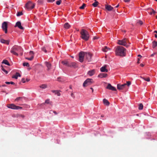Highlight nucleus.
Returning <instances> with one entry per match:
<instances>
[{
  "instance_id": "58",
  "label": "nucleus",
  "mask_w": 157,
  "mask_h": 157,
  "mask_svg": "<svg viewBox=\"0 0 157 157\" xmlns=\"http://www.w3.org/2000/svg\"><path fill=\"white\" fill-rule=\"evenodd\" d=\"M155 38H157V34H155Z\"/></svg>"
},
{
  "instance_id": "24",
  "label": "nucleus",
  "mask_w": 157,
  "mask_h": 157,
  "mask_svg": "<svg viewBox=\"0 0 157 157\" xmlns=\"http://www.w3.org/2000/svg\"><path fill=\"white\" fill-rule=\"evenodd\" d=\"M110 50V48L107 47L106 46L104 47L102 49V51L105 52H106L108 50Z\"/></svg>"
},
{
  "instance_id": "50",
  "label": "nucleus",
  "mask_w": 157,
  "mask_h": 157,
  "mask_svg": "<svg viewBox=\"0 0 157 157\" xmlns=\"http://www.w3.org/2000/svg\"><path fill=\"white\" fill-rule=\"evenodd\" d=\"M61 79V78L60 77H58L57 78V80L58 81H59V82H61V80H60V79Z\"/></svg>"
},
{
  "instance_id": "9",
  "label": "nucleus",
  "mask_w": 157,
  "mask_h": 157,
  "mask_svg": "<svg viewBox=\"0 0 157 157\" xmlns=\"http://www.w3.org/2000/svg\"><path fill=\"white\" fill-rule=\"evenodd\" d=\"M85 57L88 62L91 61L92 55L89 52H85Z\"/></svg>"
},
{
  "instance_id": "30",
  "label": "nucleus",
  "mask_w": 157,
  "mask_h": 157,
  "mask_svg": "<svg viewBox=\"0 0 157 157\" xmlns=\"http://www.w3.org/2000/svg\"><path fill=\"white\" fill-rule=\"evenodd\" d=\"M1 69L6 74H8V71H7L3 67V66H1Z\"/></svg>"
},
{
  "instance_id": "41",
  "label": "nucleus",
  "mask_w": 157,
  "mask_h": 157,
  "mask_svg": "<svg viewBox=\"0 0 157 157\" xmlns=\"http://www.w3.org/2000/svg\"><path fill=\"white\" fill-rule=\"evenodd\" d=\"M136 23H139L140 24V25H142L143 24V23L142 21L140 20H139L137 21Z\"/></svg>"
},
{
  "instance_id": "59",
  "label": "nucleus",
  "mask_w": 157,
  "mask_h": 157,
  "mask_svg": "<svg viewBox=\"0 0 157 157\" xmlns=\"http://www.w3.org/2000/svg\"><path fill=\"white\" fill-rule=\"evenodd\" d=\"M26 82H28L29 81V80L28 79H26Z\"/></svg>"
},
{
  "instance_id": "54",
  "label": "nucleus",
  "mask_w": 157,
  "mask_h": 157,
  "mask_svg": "<svg viewBox=\"0 0 157 157\" xmlns=\"http://www.w3.org/2000/svg\"><path fill=\"white\" fill-rule=\"evenodd\" d=\"M5 83L6 84H10V82H5Z\"/></svg>"
},
{
  "instance_id": "16",
  "label": "nucleus",
  "mask_w": 157,
  "mask_h": 157,
  "mask_svg": "<svg viewBox=\"0 0 157 157\" xmlns=\"http://www.w3.org/2000/svg\"><path fill=\"white\" fill-rule=\"evenodd\" d=\"M95 71L94 69L90 70L88 71L87 74L90 76L93 75L95 73Z\"/></svg>"
},
{
  "instance_id": "40",
  "label": "nucleus",
  "mask_w": 157,
  "mask_h": 157,
  "mask_svg": "<svg viewBox=\"0 0 157 157\" xmlns=\"http://www.w3.org/2000/svg\"><path fill=\"white\" fill-rule=\"evenodd\" d=\"M143 105L142 103H140L138 105V108H143Z\"/></svg>"
},
{
  "instance_id": "15",
  "label": "nucleus",
  "mask_w": 157,
  "mask_h": 157,
  "mask_svg": "<svg viewBox=\"0 0 157 157\" xmlns=\"http://www.w3.org/2000/svg\"><path fill=\"white\" fill-rule=\"evenodd\" d=\"M108 75L106 73H102L99 74L98 75V77L100 78H105Z\"/></svg>"
},
{
  "instance_id": "27",
  "label": "nucleus",
  "mask_w": 157,
  "mask_h": 157,
  "mask_svg": "<svg viewBox=\"0 0 157 157\" xmlns=\"http://www.w3.org/2000/svg\"><path fill=\"white\" fill-rule=\"evenodd\" d=\"M70 26V25L68 23H65L64 25V27L67 29H69Z\"/></svg>"
},
{
  "instance_id": "20",
  "label": "nucleus",
  "mask_w": 157,
  "mask_h": 157,
  "mask_svg": "<svg viewBox=\"0 0 157 157\" xmlns=\"http://www.w3.org/2000/svg\"><path fill=\"white\" fill-rule=\"evenodd\" d=\"M45 63L46 64V67L48 68V70L50 69L51 68V64L50 63H49V62H45Z\"/></svg>"
},
{
  "instance_id": "19",
  "label": "nucleus",
  "mask_w": 157,
  "mask_h": 157,
  "mask_svg": "<svg viewBox=\"0 0 157 157\" xmlns=\"http://www.w3.org/2000/svg\"><path fill=\"white\" fill-rule=\"evenodd\" d=\"M105 7L106 9L108 11H111L113 9V8L109 5H106Z\"/></svg>"
},
{
  "instance_id": "57",
  "label": "nucleus",
  "mask_w": 157,
  "mask_h": 157,
  "mask_svg": "<svg viewBox=\"0 0 157 157\" xmlns=\"http://www.w3.org/2000/svg\"><path fill=\"white\" fill-rule=\"evenodd\" d=\"M90 89L91 90H92V92H93V90H94L92 88V87H91V88H90Z\"/></svg>"
},
{
  "instance_id": "4",
  "label": "nucleus",
  "mask_w": 157,
  "mask_h": 157,
  "mask_svg": "<svg viewBox=\"0 0 157 157\" xmlns=\"http://www.w3.org/2000/svg\"><path fill=\"white\" fill-rule=\"evenodd\" d=\"M35 4L31 1H29L25 5V8L29 10H31L34 8Z\"/></svg>"
},
{
  "instance_id": "14",
  "label": "nucleus",
  "mask_w": 157,
  "mask_h": 157,
  "mask_svg": "<svg viewBox=\"0 0 157 157\" xmlns=\"http://www.w3.org/2000/svg\"><path fill=\"white\" fill-rule=\"evenodd\" d=\"M15 27H17L19 29H24V28L21 25V22L20 21H18L16 23Z\"/></svg>"
},
{
  "instance_id": "3",
  "label": "nucleus",
  "mask_w": 157,
  "mask_h": 157,
  "mask_svg": "<svg viewBox=\"0 0 157 157\" xmlns=\"http://www.w3.org/2000/svg\"><path fill=\"white\" fill-rule=\"evenodd\" d=\"M80 34L81 38L85 41H87L89 38V35L87 31L84 29L81 30Z\"/></svg>"
},
{
  "instance_id": "8",
  "label": "nucleus",
  "mask_w": 157,
  "mask_h": 157,
  "mask_svg": "<svg viewBox=\"0 0 157 157\" xmlns=\"http://www.w3.org/2000/svg\"><path fill=\"white\" fill-rule=\"evenodd\" d=\"M2 28L3 30L5 31L6 33L7 32V23L6 22H4L2 25Z\"/></svg>"
},
{
  "instance_id": "22",
  "label": "nucleus",
  "mask_w": 157,
  "mask_h": 157,
  "mask_svg": "<svg viewBox=\"0 0 157 157\" xmlns=\"http://www.w3.org/2000/svg\"><path fill=\"white\" fill-rule=\"evenodd\" d=\"M21 75L19 73L17 72L15 75L12 76V78L17 79L18 77H21Z\"/></svg>"
},
{
  "instance_id": "11",
  "label": "nucleus",
  "mask_w": 157,
  "mask_h": 157,
  "mask_svg": "<svg viewBox=\"0 0 157 157\" xmlns=\"http://www.w3.org/2000/svg\"><path fill=\"white\" fill-rule=\"evenodd\" d=\"M126 85V84L121 85L120 84H118L117 85V88L118 90H122L125 88V86Z\"/></svg>"
},
{
  "instance_id": "38",
  "label": "nucleus",
  "mask_w": 157,
  "mask_h": 157,
  "mask_svg": "<svg viewBox=\"0 0 157 157\" xmlns=\"http://www.w3.org/2000/svg\"><path fill=\"white\" fill-rule=\"evenodd\" d=\"M38 3L39 4H42L43 2V0H38L37 1Z\"/></svg>"
},
{
  "instance_id": "44",
  "label": "nucleus",
  "mask_w": 157,
  "mask_h": 157,
  "mask_svg": "<svg viewBox=\"0 0 157 157\" xmlns=\"http://www.w3.org/2000/svg\"><path fill=\"white\" fill-rule=\"evenodd\" d=\"M42 50L44 51L45 53L47 52V51L44 47H43L42 48Z\"/></svg>"
},
{
  "instance_id": "60",
  "label": "nucleus",
  "mask_w": 157,
  "mask_h": 157,
  "mask_svg": "<svg viewBox=\"0 0 157 157\" xmlns=\"http://www.w3.org/2000/svg\"><path fill=\"white\" fill-rule=\"evenodd\" d=\"M53 112L55 113L56 114L57 113H56V112L55 111H53Z\"/></svg>"
},
{
  "instance_id": "49",
  "label": "nucleus",
  "mask_w": 157,
  "mask_h": 157,
  "mask_svg": "<svg viewBox=\"0 0 157 157\" xmlns=\"http://www.w3.org/2000/svg\"><path fill=\"white\" fill-rule=\"evenodd\" d=\"M98 37L97 36H95L93 38V40H96V39H98Z\"/></svg>"
},
{
  "instance_id": "47",
  "label": "nucleus",
  "mask_w": 157,
  "mask_h": 157,
  "mask_svg": "<svg viewBox=\"0 0 157 157\" xmlns=\"http://www.w3.org/2000/svg\"><path fill=\"white\" fill-rule=\"evenodd\" d=\"M49 102V99H47L45 100V103L47 104H48Z\"/></svg>"
},
{
  "instance_id": "21",
  "label": "nucleus",
  "mask_w": 157,
  "mask_h": 157,
  "mask_svg": "<svg viewBox=\"0 0 157 157\" xmlns=\"http://www.w3.org/2000/svg\"><path fill=\"white\" fill-rule=\"evenodd\" d=\"M0 41L2 43L5 44L7 45H8L9 43V42L8 40H6L3 39H1L0 40Z\"/></svg>"
},
{
  "instance_id": "1",
  "label": "nucleus",
  "mask_w": 157,
  "mask_h": 157,
  "mask_svg": "<svg viewBox=\"0 0 157 157\" xmlns=\"http://www.w3.org/2000/svg\"><path fill=\"white\" fill-rule=\"evenodd\" d=\"M115 54L117 56L121 57L126 56V49L122 46H118L115 49Z\"/></svg>"
},
{
  "instance_id": "53",
  "label": "nucleus",
  "mask_w": 157,
  "mask_h": 157,
  "mask_svg": "<svg viewBox=\"0 0 157 157\" xmlns=\"http://www.w3.org/2000/svg\"><path fill=\"white\" fill-rule=\"evenodd\" d=\"M140 66L141 67H143L144 66V65L143 63H141L140 64Z\"/></svg>"
},
{
  "instance_id": "52",
  "label": "nucleus",
  "mask_w": 157,
  "mask_h": 157,
  "mask_svg": "<svg viewBox=\"0 0 157 157\" xmlns=\"http://www.w3.org/2000/svg\"><path fill=\"white\" fill-rule=\"evenodd\" d=\"M124 2H129L130 0H124Z\"/></svg>"
},
{
  "instance_id": "42",
  "label": "nucleus",
  "mask_w": 157,
  "mask_h": 157,
  "mask_svg": "<svg viewBox=\"0 0 157 157\" xmlns=\"http://www.w3.org/2000/svg\"><path fill=\"white\" fill-rule=\"evenodd\" d=\"M126 84L128 86H129L131 84V82L130 81H127Z\"/></svg>"
},
{
  "instance_id": "51",
  "label": "nucleus",
  "mask_w": 157,
  "mask_h": 157,
  "mask_svg": "<svg viewBox=\"0 0 157 157\" xmlns=\"http://www.w3.org/2000/svg\"><path fill=\"white\" fill-rule=\"evenodd\" d=\"M10 84H11L12 85H14L15 84L13 82H10Z\"/></svg>"
},
{
  "instance_id": "34",
  "label": "nucleus",
  "mask_w": 157,
  "mask_h": 157,
  "mask_svg": "<svg viewBox=\"0 0 157 157\" xmlns=\"http://www.w3.org/2000/svg\"><path fill=\"white\" fill-rule=\"evenodd\" d=\"M34 58V56L32 55L31 57L30 58H26V59L29 60H33Z\"/></svg>"
},
{
  "instance_id": "46",
  "label": "nucleus",
  "mask_w": 157,
  "mask_h": 157,
  "mask_svg": "<svg viewBox=\"0 0 157 157\" xmlns=\"http://www.w3.org/2000/svg\"><path fill=\"white\" fill-rule=\"evenodd\" d=\"M55 1V0H48V2H53Z\"/></svg>"
},
{
  "instance_id": "7",
  "label": "nucleus",
  "mask_w": 157,
  "mask_h": 157,
  "mask_svg": "<svg viewBox=\"0 0 157 157\" xmlns=\"http://www.w3.org/2000/svg\"><path fill=\"white\" fill-rule=\"evenodd\" d=\"M85 56V52H81L79 53V61L80 62H82L84 60V57Z\"/></svg>"
},
{
  "instance_id": "26",
  "label": "nucleus",
  "mask_w": 157,
  "mask_h": 157,
  "mask_svg": "<svg viewBox=\"0 0 157 157\" xmlns=\"http://www.w3.org/2000/svg\"><path fill=\"white\" fill-rule=\"evenodd\" d=\"M62 63L63 64L66 65L67 67H68V65L69 64V63L67 61H62Z\"/></svg>"
},
{
  "instance_id": "28",
  "label": "nucleus",
  "mask_w": 157,
  "mask_h": 157,
  "mask_svg": "<svg viewBox=\"0 0 157 157\" xmlns=\"http://www.w3.org/2000/svg\"><path fill=\"white\" fill-rule=\"evenodd\" d=\"M2 63H4L5 64L9 66L10 63L8 61L6 60H4L2 62Z\"/></svg>"
},
{
  "instance_id": "32",
  "label": "nucleus",
  "mask_w": 157,
  "mask_h": 157,
  "mask_svg": "<svg viewBox=\"0 0 157 157\" xmlns=\"http://www.w3.org/2000/svg\"><path fill=\"white\" fill-rule=\"evenodd\" d=\"M40 87L42 89H45L47 87V85L46 84H42L40 85Z\"/></svg>"
},
{
  "instance_id": "17",
  "label": "nucleus",
  "mask_w": 157,
  "mask_h": 157,
  "mask_svg": "<svg viewBox=\"0 0 157 157\" xmlns=\"http://www.w3.org/2000/svg\"><path fill=\"white\" fill-rule=\"evenodd\" d=\"M106 66L105 65L104 67H102L100 68V71L102 72H107L108 71L107 69H106Z\"/></svg>"
},
{
  "instance_id": "43",
  "label": "nucleus",
  "mask_w": 157,
  "mask_h": 157,
  "mask_svg": "<svg viewBox=\"0 0 157 157\" xmlns=\"http://www.w3.org/2000/svg\"><path fill=\"white\" fill-rule=\"evenodd\" d=\"M151 10H152V12L150 13V14L151 15L152 14V13H156V12L153 9H152Z\"/></svg>"
},
{
  "instance_id": "45",
  "label": "nucleus",
  "mask_w": 157,
  "mask_h": 157,
  "mask_svg": "<svg viewBox=\"0 0 157 157\" xmlns=\"http://www.w3.org/2000/svg\"><path fill=\"white\" fill-rule=\"evenodd\" d=\"M29 54L31 56L32 55L33 56V54H34L33 52V51H30L29 52Z\"/></svg>"
},
{
  "instance_id": "63",
  "label": "nucleus",
  "mask_w": 157,
  "mask_h": 157,
  "mask_svg": "<svg viewBox=\"0 0 157 157\" xmlns=\"http://www.w3.org/2000/svg\"><path fill=\"white\" fill-rule=\"evenodd\" d=\"M73 93H72L71 94V95L72 97H73Z\"/></svg>"
},
{
  "instance_id": "64",
  "label": "nucleus",
  "mask_w": 157,
  "mask_h": 157,
  "mask_svg": "<svg viewBox=\"0 0 157 157\" xmlns=\"http://www.w3.org/2000/svg\"><path fill=\"white\" fill-rule=\"evenodd\" d=\"M154 33H157V31H156V30H155V31H154Z\"/></svg>"
},
{
  "instance_id": "18",
  "label": "nucleus",
  "mask_w": 157,
  "mask_h": 157,
  "mask_svg": "<svg viewBox=\"0 0 157 157\" xmlns=\"http://www.w3.org/2000/svg\"><path fill=\"white\" fill-rule=\"evenodd\" d=\"M60 91L58 90H52V92L54 93L55 94L57 95L58 96H60L61 95L60 93Z\"/></svg>"
},
{
  "instance_id": "13",
  "label": "nucleus",
  "mask_w": 157,
  "mask_h": 157,
  "mask_svg": "<svg viewBox=\"0 0 157 157\" xmlns=\"http://www.w3.org/2000/svg\"><path fill=\"white\" fill-rule=\"evenodd\" d=\"M68 67L75 68L77 67V65L76 63L75 62H71L70 63H69Z\"/></svg>"
},
{
  "instance_id": "56",
  "label": "nucleus",
  "mask_w": 157,
  "mask_h": 157,
  "mask_svg": "<svg viewBox=\"0 0 157 157\" xmlns=\"http://www.w3.org/2000/svg\"><path fill=\"white\" fill-rule=\"evenodd\" d=\"M139 61H140V59H139V58H138V61H137V63L138 64H139V63H140Z\"/></svg>"
},
{
  "instance_id": "2",
  "label": "nucleus",
  "mask_w": 157,
  "mask_h": 157,
  "mask_svg": "<svg viewBox=\"0 0 157 157\" xmlns=\"http://www.w3.org/2000/svg\"><path fill=\"white\" fill-rule=\"evenodd\" d=\"M23 49L20 46L15 45L12 48L10 52L17 56L18 55V53H20L22 56L23 54Z\"/></svg>"
},
{
  "instance_id": "10",
  "label": "nucleus",
  "mask_w": 157,
  "mask_h": 157,
  "mask_svg": "<svg viewBox=\"0 0 157 157\" xmlns=\"http://www.w3.org/2000/svg\"><path fill=\"white\" fill-rule=\"evenodd\" d=\"M92 80L91 79L88 78L84 82L83 86L84 87L86 86L87 85L90 84V83L91 82V81Z\"/></svg>"
},
{
  "instance_id": "29",
  "label": "nucleus",
  "mask_w": 157,
  "mask_h": 157,
  "mask_svg": "<svg viewBox=\"0 0 157 157\" xmlns=\"http://www.w3.org/2000/svg\"><path fill=\"white\" fill-rule=\"evenodd\" d=\"M95 1L92 4V5L94 7H96L98 5V1H97L96 0H95Z\"/></svg>"
},
{
  "instance_id": "31",
  "label": "nucleus",
  "mask_w": 157,
  "mask_h": 157,
  "mask_svg": "<svg viewBox=\"0 0 157 157\" xmlns=\"http://www.w3.org/2000/svg\"><path fill=\"white\" fill-rule=\"evenodd\" d=\"M152 47L153 48L157 46V42L154 41L153 42Z\"/></svg>"
},
{
  "instance_id": "48",
  "label": "nucleus",
  "mask_w": 157,
  "mask_h": 157,
  "mask_svg": "<svg viewBox=\"0 0 157 157\" xmlns=\"http://www.w3.org/2000/svg\"><path fill=\"white\" fill-rule=\"evenodd\" d=\"M21 81L23 83H25L26 82V81L24 78H22L21 79Z\"/></svg>"
},
{
  "instance_id": "39",
  "label": "nucleus",
  "mask_w": 157,
  "mask_h": 157,
  "mask_svg": "<svg viewBox=\"0 0 157 157\" xmlns=\"http://www.w3.org/2000/svg\"><path fill=\"white\" fill-rule=\"evenodd\" d=\"M23 14L22 13V12H18L17 13V16H21Z\"/></svg>"
},
{
  "instance_id": "33",
  "label": "nucleus",
  "mask_w": 157,
  "mask_h": 157,
  "mask_svg": "<svg viewBox=\"0 0 157 157\" xmlns=\"http://www.w3.org/2000/svg\"><path fill=\"white\" fill-rule=\"evenodd\" d=\"M141 78L144 79V80L146 81L147 82H149L150 81V78L149 77H148L147 78H145L144 77H141Z\"/></svg>"
},
{
  "instance_id": "35",
  "label": "nucleus",
  "mask_w": 157,
  "mask_h": 157,
  "mask_svg": "<svg viewBox=\"0 0 157 157\" xmlns=\"http://www.w3.org/2000/svg\"><path fill=\"white\" fill-rule=\"evenodd\" d=\"M23 65L24 66L29 67V64L28 63H23Z\"/></svg>"
},
{
  "instance_id": "55",
  "label": "nucleus",
  "mask_w": 157,
  "mask_h": 157,
  "mask_svg": "<svg viewBox=\"0 0 157 157\" xmlns=\"http://www.w3.org/2000/svg\"><path fill=\"white\" fill-rule=\"evenodd\" d=\"M155 53H153V54H152L151 55V57H153V56H154V55H155Z\"/></svg>"
},
{
  "instance_id": "23",
  "label": "nucleus",
  "mask_w": 157,
  "mask_h": 157,
  "mask_svg": "<svg viewBox=\"0 0 157 157\" xmlns=\"http://www.w3.org/2000/svg\"><path fill=\"white\" fill-rule=\"evenodd\" d=\"M103 102L105 105H108L109 104V101L105 99H103Z\"/></svg>"
},
{
  "instance_id": "37",
  "label": "nucleus",
  "mask_w": 157,
  "mask_h": 157,
  "mask_svg": "<svg viewBox=\"0 0 157 157\" xmlns=\"http://www.w3.org/2000/svg\"><path fill=\"white\" fill-rule=\"evenodd\" d=\"M61 2V0H59L56 2V4L58 5H59L60 4Z\"/></svg>"
},
{
  "instance_id": "62",
  "label": "nucleus",
  "mask_w": 157,
  "mask_h": 157,
  "mask_svg": "<svg viewBox=\"0 0 157 157\" xmlns=\"http://www.w3.org/2000/svg\"><path fill=\"white\" fill-rule=\"evenodd\" d=\"M69 88L70 89H72V86H69Z\"/></svg>"
},
{
  "instance_id": "6",
  "label": "nucleus",
  "mask_w": 157,
  "mask_h": 157,
  "mask_svg": "<svg viewBox=\"0 0 157 157\" xmlns=\"http://www.w3.org/2000/svg\"><path fill=\"white\" fill-rule=\"evenodd\" d=\"M7 107L8 108H22L23 107L25 108H28L30 107V106L28 105H25L22 107L19 106H16L13 104H10L7 105Z\"/></svg>"
},
{
  "instance_id": "5",
  "label": "nucleus",
  "mask_w": 157,
  "mask_h": 157,
  "mask_svg": "<svg viewBox=\"0 0 157 157\" xmlns=\"http://www.w3.org/2000/svg\"><path fill=\"white\" fill-rule=\"evenodd\" d=\"M128 41L127 39H124L122 40H118V44L128 47Z\"/></svg>"
},
{
  "instance_id": "25",
  "label": "nucleus",
  "mask_w": 157,
  "mask_h": 157,
  "mask_svg": "<svg viewBox=\"0 0 157 157\" xmlns=\"http://www.w3.org/2000/svg\"><path fill=\"white\" fill-rule=\"evenodd\" d=\"M25 98L24 97H19L15 99V101H22L23 99H24Z\"/></svg>"
},
{
  "instance_id": "61",
  "label": "nucleus",
  "mask_w": 157,
  "mask_h": 157,
  "mask_svg": "<svg viewBox=\"0 0 157 157\" xmlns=\"http://www.w3.org/2000/svg\"><path fill=\"white\" fill-rule=\"evenodd\" d=\"M119 6V4H118L117 6L115 7L116 8H118Z\"/></svg>"
},
{
  "instance_id": "36",
  "label": "nucleus",
  "mask_w": 157,
  "mask_h": 157,
  "mask_svg": "<svg viewBox=\"0 0 157 157\" xmlns=\"http://www.w3.org/2000/svg\"><path fill=\"white\" fill-rule=\"evenodd\" d=\"M86 5L85 4L83 3L82 5L79 7V8L81 9H84L85 7L86 6Z\"/></svg>"
},
{
  "instance_id": "12",
  "label": "nucleus",
  "mask_w": 157,
  "mask_h": 157,
  "mask_svg": "<svg viewBox=\"0 0 157 157\" xmlns=\"http://www.w3.org/2000/svg\"><path fill=\"white\" fill-rule=\"evenodd\" d=\"M107 88L113 91H116L117 90L116 88L115 87L112 86L110 84H108L107 87Z\"/></svg>"
}]
</instances>
